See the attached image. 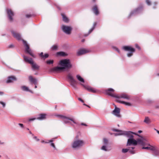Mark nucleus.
<instances>
[{
  "instance_id": "6",
  "label": "nucleus",
  "mask_w": 159,
  "mask_h": 159,
  "mask_svg": "<svg viewBox=\"0 0 159 159\" xmlns=\"http://www.w3.org/2000/svg\"><path fill=\"white\" fill-rule=\"evenodd\" d=\"M122 48L125 51H129V52L127 53V56L130 57L132 56L133 53L135 51V49L129 46H124L122 47Z\"/></svg>"
},
{
  "instance_id": "49",
  "label": "nucleus",
  "mask_w": 159,
  "mask_h": 159,
  "mask_svg": "<svg viewBox=\"0 0 159 159\" xmlns=\"http://www.w3.org/2000/svg\"><path fill=\"white\" fill-rule=\"evenodd\" d=\"M4 143V142H2L0 141V145H3Z\"/></svg>"
},
{
  "instance_id": "55",
  "label": "nucleus",
  "mask_w": 159,
  "mask_h": 159,
  "mask_svg": "<svg viewBox=\"0 0 159 159\" xmlns=\"http://www.w3.org/2000/svg\"><path fill=\"white\" fill-rule=\"evenodd\" d=\"M157 133L159 134V131L158 130H157Z\"/></svg>"
},
{
  "instance_id": "15",
  "label": "nucleus",
  "mask_w": 159,
  "mask_h": 159,
  "mask_svg": "<svg viewBox=\"0 0 159 159\" xmlns=\"http://www.w3.org/2000/svg\"><path fill=\"white\" fill-rule=\"evenodd\" d=\"M7 12L9 20L12 21L13 20V18L12 17L14 16L13 12L11 10L8 9L7 10Z\"/></svg>"
},
{
  "instance_id": "46",
  "label": "nucleus",
  "mask_w": 159,
  "mask_h": 159,
  "mask_svg": "<svg viewBox=\"0 0 159 159\" xmlns=\"http://www.w3.org/2000/svg\"><path fill=\"white\" fill-rule=\"evenodd\" d=\"M113 130L114 131H116V132H119V131H120V130H118L117 129H114Z\"/></svg>"
},
{
  "instance_id": "5",
  "label": "nucleus",
  "mask_w": 159,
  "mask_h": 159,
  "mask_svg": "<svg viewBox=\"0 0 159 159\" xmlns=\"http://www.w3.org/2000/svg\"><path fill=\"white\" fill-rule=\"evenodd\" d=\"M140 138L137 139V144H140L141 146H145V145H149L147 140L144 138L140 135Z\"/></svg>"
},
{
  "instance_id": "36",
  "label": "nucleus",
  "mask_w": 159,
  "mask_h": 159,
  "mask_svg": "<svg viewBox=\"0 0 159 159\" xmlns=\"http://www.w3.org/2000/svg\"><path fill=\"white\" fill-rule=\"evenodd\" d=\"M53 62V61L52 60H48L47 61V63L48 64H52Z\"/></svg>"
},
{
  "instance_id": "28",
  "label": "nucleus",
  "mask_w": 159,
  "mask_h": 159,
  "mask_svg": "<svg viewBox=\"0 0 159 159\" xmlns=\"http://www.w3.org/2000/svg\"><path fill=\"white\" fill-rule=\"evenodd\" d=\"M53 141V139H52L50 140L49 142H45V143H51L50 144V145L51 146L53 147V148H54L55 149H56V147L55 145L53 143H52V142Z\"/></svg>"
},
{
  "instance_id": "57",
  "label": "nucleus",
  "mask_w": 159,
  "mask_h": 159,
  "mask_svg": "<svg viewBox=\"0 0 159 159\" xmlns=\"http://www.w3.org/2000/svg\"><path fill=\"white\" fill-rule=\"evenodd\" d=\"M29 133H30V134H32V133L30 131Z\"/></svg>"
},
{
  "instance_id": "26",
  "label": "nucleus",
  "mask_w": 159,
  "mask_h": 159,
  "mask_svg": "<svg viewBox=\"0 0 159 159\" xmlns=\"http://www.w3.org/2000/svg\"><path fill=\"white\" fill-rule=\"evenodd\" d=\"M39 55L42 58L44 59L48 58L49 56L48 54H45L43 55V52H41L40 54H39Z\"/></svg>"
},
{
  "instance_id": "33",
  "label": "nucleus",
  "mask_w": 159,
  "mask_h": 159,
  "mask_svg": "<svg viewBox=\"0 0 159 159\" xmlns=\"http://www.w3.org/2000/svg\"><path fill=\"white\" fill-rule=\"evenodd\" d=\"M57 55L61 56H65V53L63 52H58L57 53Z\"/></svg>"
},
{
  "instance_id": "31",
  "label": "nucleus",
  "mask_w": 159,
  "mask_h": 159,
  "mask_svg": "<svg viewBox=\"0 0 159 159\" xmlns=\"http://www.w3.org/2000/svg\"><path fill=\"white\" fill-rule=\"evenodd\" d=\"M97 25V23L95 22L93 23V25L92 28L89 30V34L91 33L93 30L95 28V26Z\"/></svg>"
},
{
  "instance_id": "62",
  "label": "nucleus",
  "mask_w": 159,
  "mask_h": 159,
  "mask_svg": "<svg viewBox=\"0 0 159 159\" xmlns=\"http://www.w3.org/2000/svg\"><path fill=\"white\" fill-rule=\"evenodd\" d=\"M27 129V130H29V129H28V128Z\"/></svg>"
},
{
  "instance_id": "41",
  "label": "nucleus",
  "mask_w": 159,
  "mask_h": 159,
  "mask_svg": "<svg viewBox=\"0 0 159 159\" xmlns=\"http://www.w3.org/2000/svg\"><path fill=\"white\" fill-rule=\"evenodd\" d=\"M34 138L35 139L36 141H39V139H38L36 136H34Z\"/></svg>"
},
{
  "instance_id": "40",
  "label": "nucleus",
  "mask_w": 159,
  "mask_h": 159,
  "mask_svg": "<svg viewBox=\"0 0 159 159\" xmlns=\"http://www.w3.org/2000/svg\"><path fill=\"white\" fill-rule=\"evenodd\" d=\"M0 103L2 105L3 107H5V103L4 102H0Z\"/></svg>"
},
{
  "instance_id": "12",
  "label": "nucleus",
  "mask_w": 159,
  "mask_h": 159,
  "mask_svg": "<svg viewBox=\"0 0 159 159\" xmlns=\"http://www.w3.org/2000/svg\"><path fill=\"white\" fill-rule=\"evenodd\" d=\"M125 135L128 138H133L134 136L133 134H134L135 135H137L138 136H140V135L138 134L137 133H134L131 131H126V132L125 133Z\"/></svg>"
},
{
  "instance_id": "35",
  "label": "nucleus",
  "mask_w": 159,
  "mask_h": 159,
  "mask_svg": "<svg viewBox=\"0 0 159 159\" xmlns=\"http://www.w3.org/2000/svg\"><path fill=\"white\" fill-rule=\"evenodd\" d=\"M57 45H54L52 47V50H56L57 48Z\"/></svg>"
},
{
  "instance_id": "23",
  "label": "nucleus",
  "mask_w": 159,
  "mask_h": 159,
  "mask_svg": "<svg viewBox=\"0 0 159 159\" xmlns=\"http://www.w3.org/2000/svg\"><path fill=\"white\" fill-rule=\"evenodd\" d=\"M116 101L119 103L124 104L127 106H130L131 105V104L129 102L121 101L120 100L118 99L116 100Z\"/></svg>"
},
{
  "instance_id": "44",
  "label": "nucleus",
  "mask_w": 159,
  "mask_h": 159,
  "mask_svg": "<svg viewBox=\"0 0 159 159\" xmlns=\"http://www.w3.org/2000/svg\"><path fill=\"white\" fill-rule=\"evenodd\" d=\"M78 100H79V101L81 102H84V101L82 99H81V98H78Z\"/></svg>"
},
{
  "instance_id": "58",
  "label": "nucleus",
  "mask_w": 159,
  "mask_h": 159,
  "mask_svg": "<svg viewBox=\"0 0 159 159\" xmlns=\"http://www.w3.org/2000/svg\"><path fill=\"white\" fill-rule=\"evenodd\" d=\"M84 39H82V42H84Z\"/></svg>"
},
{
  "instance_id": "18",
  "label": "nucleus",
  "mask_w": 159,
  "mask_h": 159,
  "mask_svg": "<svg viewBox=\"0 0 159 159\" xmlns=\"http://www.w3.org/2000/svg\"><path fill=\"white\" fill-rule=\"evenodd\" d=\"M145 146H148L145 147L144 146L142 148V149H146L152 151H155V147L151 145L149 143V145H145Z\"/></svg>"
},
{
  "instance_id": "51",
  "label": "nucleus",
  "mask_w": 159,
  "mask_h": 159,
  "mask_svg": "<svg viewBox=\"0 0 159 159\" xmlns=\"http://www.w3.org/2000/svg\"><path fill=\"white\" fill-rule=\"evenodd\" d=\"M81 125H85V126H86V125H86V124H84V123H82L81 124Z\"/></svg>"
},
{
  "instance_id": "4",
  "label": "nucleus",
  "mask_w": 159,
  "mask_h": 159,
  "mask_svg": "<svg viewBox=\"0 0 159 159\" xmlns=\"http://www.w3.org/2000/svg\"><path fill=\"white\" fill-rule=\"evenodd\" d=\"M23 57L24 61L26 62H28L29 63L32 65V68L34 70H37L39 69V66L37 65L35 63H34L31 58H28V57L25 55H23Z\"/></svg>"
},
{
  "instance_id": "50",
  "label": "nucleus",
  "mask_w": 159,
  "mask_h": 159,
  "mask_svg": "<svg viewBox=\"0 0 159 159\" xmlns=\"http://www.w3.org/2000/svg\"><path fill=\"white\" fill-rule=\"evenodd\" d=\"M4 94V93L2 92H0V95H2Z\"/></svg>"
},
{
  "instance_id": "8",
  "label": "nucleus",
  "mask_w": 159,
  "mask_h": 159,
  "mask_svg": "<svg viewBox=\"0 0 159 159\" xmlns=\"http://www.w3.org/2000/svg\"><path fill=\"white\" fill-rule=\"evenodd\" d=\"M67 77L69 80L70 84L73 87H75L77 84V81L74 79L72 75L70 73H69L67 75Z\"/></svg>"
},
{
  "instance_id": "34",
  "label": "nucleus",
  "mask_w": 159,
  "mask_h": 159,
  "mask_svg": "<svg viewBox=\"0 0 159 159\" xmlns=\"http://www.w3.org/2000/svg\"><path fill=\"white\" fill-rule=\"evenodd\" d=\"M103 140L104 144L105 145H107L108 143V140L107 139L104 138L103 139Z\"/></svg>"
},
{
  "instance_id": "38",
  "label": "nucleus",
  "mask_w": 159,
  "mask_h": 159,
  "mask_svg": "<svg viewBox=\"0 0 159 159\" xmlns=\"http://www.w3.org/2000/svg\"><path fill=\"white\" fill-rule=\"evenodd\" d=\"M119 132H120V133H119L120 135H125V133L126 132V131H120Z\"/></svg>"
},
{
  "instance_id": "30",
  "label": "nucleus",
  "mask_w": 159,
  "mask_h": 159,
  "mask_svg": "<svg viewBox=\"0 0 159 159\" xmlns=\"http://www.w3.org/2000/svg\"><path fill=\"white\" fill-rule=\"evenodd\" d=\"M21 88L24 91H29V92H31V93H32V91L29 90L28 88L26 86H22L21 87Z\"/></svg>"
},
{
  "instance_id": "1",
  "label": "nucleus",
  "mask_w": 159,
  "mask_h": 159,
  "mask_svg": "<svg viewBox=\"0 0 159 159\" xmlns=\"http://www.w3.org/2000/svg\"><path fill=\"white\" fill-rule=\"evenodd\" d=\"M59 66L54 67L51 69L53 72H59L65 69H69L72 67L70 60L68 59H65L60 61Z\"/></svg>"
},
{
  "instance_id": "25",
  "label": "nucleus",
  "mask_w": 159,
  "mask_h": 159,
  "mask_svg": "<svg viewBox=\"0 0 159 159\" xmlns=\"http://www.w3.org/2000/svg\"><path fill=\"white\" fill-rule=\"evenodd\" d=\"M46 115L45 114H41L37 118V119L39 120H43L46 118Z\"/></svg>"
},
{
  "instance_id": "21",
  "label": "nucleus",
  "mask_w": 159,
  "mask_h": 159,
  "mask_svg": "<svg viewBox=\"0 0 159 159\" xmlns=\"http://www.w3.org/2000/svg\"><path fill=\"white\" fill-rule=\"evenodd\" d=\"M30 81L34 83V84L36 85L37 84V80L36 79H34L33 78L32 76H30L29 77Z\"/></svg>"
},
{
  "instance_id": "14",
  "label": "nucleus",
  "mask_w": 159,
  "mask_h": 159,
  "mask_svg": "<svg viewBox=\"0 0 159 159\" xmlns=\"http://www.w3.org/2000/svg\"><path fill=\"white\" fill-rule=\"evenodd\" d=\"M17 80V78L14 76H8L6 81L7 83H12L13 81Z\"/></svg>"
},
{
  "instance_id": "27",
  "label": "nucleus",
  "mask_w": 159,
  "mask_h": 159,
  "mask_svg": "<svg viewBox=\"0 0 159 159\" xmlns=\"http://www.w3.org/2000/svg\"><path fill=\"white\" fill-rule=\"evenodd\" d=\"M76 77L77 80L80 82L83 83H84V79L81 77L80 75H76Z\"/></svg>"
},
{
  "instance_id": "53",
  "label": "nucleus",
  "mask_w": 159,
  "mask_h": 159,
  "mask_svg": "<svg viewBox=\"0 0 159 159\" xmlns=\"http://www.w3.org/2000/svg\"><path fill=\"white\" fill-rule=\"evenodd\" d=\"M142 132V131L140 130H139V131H138V132L139 133H141Z\"/></svg>"
},
{
  "instance_id": "37",
  "label": "nucleus",
  "mask_w": 159,
  "mask_h": 159,
  "mask_svg": "<svg viewBox=\"0 0 159 159\" xmlns=\"http://www.w3.org/2000/svg\"><path fill=\"white\" fill-rule=\"evenodd\" d=\"M101 149L105 151H107V147L105 145L103 146L101 148Z\"/></svg>"
},
{
  "instance_id": "20",
  "label": "nucleus",
  "mask_w": 159,
  "mask_h": 159,
  "mask_svg": "<svg viewBox=\"0 0 159 159\" xmlns=\"http://www.w3.org/2000/svg\"><path fill=\"white\" fill-rule=\"evenodd\" d=\"M81 85H82L84 88L88 90L89 92H92L93 93L96 92V90H95L94 89L92 88L91 87L89 86H86L84 85L83 84H81Z\"/></svg>"
},
{
  "instance_id": "19",
  "label": "nucleus",
  "mask_w": 159,
  "mask_h": 159,
  "mask_svg": "<svg viewBox=\"0 0 159 159\" xmlns=\"http://www.w3.org/2000/svg\"><path fill=\"white\" fill-rule=\"evenodd\" d=\"M92 10L93 13L96 15H98L99 14V12L98 10V7L97 5H94L93 7Z\"/></svg>"
},
{
  "instance_id": "29",
  "label": "nucleus",
  "mask_w": 159,
  "mask_h": 159,
  "mask_svg": "<svg viewBox=\"0 0 159 159\" xmlns=\"http://www.w3.org/2000/svg\"><path fill=\"white\" fill-rule=\"evenodd\" d=\"M144 122L146 124H149L151 122V121L148 117H146L144 120Z\"/></svg>"
},
{
  "instance_id": "2",
  "label": "nucleus",
  "mask_w": 159,
  "mask_h": 159,
  "mask_svg": "<svg viewBox=\"0 0 159 159\" xmlns=\"http://www.w3.org/2000/svg\"><path fill=\"white\" fill-rule=\"evenodd\" d=\"M114 89L111 88H110L106 90V92L107 94L112 97L118 99L123 98L129 100L130 98L126 94L123 93L120 95H118L113 94L111 93V92H114Z\"/></svg>"
},
{
  "instance_id": "61",
  "label": "nucleus",
  "mask_w": 159,
  "mask_h": 159,
  "mask_svg": "<svg viewBox=\"0 0 159 159\" xmlns=\"http://www.w3.org/2000/svg\"><path fill=\"white\" fill-rule=\"evenodd\" d=\"M157 75H158V76H159V74H157Z\"/></svg>"
},
{
  "instance_id": "24",
  "label": "nucleus",
  "mask_w": 159,
  "mask_h": 159,
  "mask_svg": "<svg viewBox=\"0 0 159 159\" xmlns=\"http://www.w3.org/2000/svg\"><path fill=\"white\" fill-rule=\"evenodd\" d=\"M129 151V152L131 154H134L135 153L134 151L130 150V149H122V152L123 153H126Z\"/></svg>"
},
{
  "instance_id": "52",
  "label": "nucleus",
  "mask_w": 159,
  "mask_h": 159,
  "mask_svg": "<svg viewBox=\"0 0 159 159\" xmlns=\"http://www.w3.org/2000/svg\"><path fill=\"white\" fill-rule=\"evenodd\" d=\"M136 48H138L139 49L140 48H139V47L137 45H136Z\"/></svg>"
},
{
  "instance_id": "11",
  "label": "nucleus",
  "mask_w": 159,
  "mask_h": 159,
  "mask_svg": "<svg viewBox=\"0 0 159 159\" xmlns=\"http://www.w3.org/2000/svg\"><path fill=\"white\" fill-rule=\"evenodd\" d=\"M137 144V140L134 139V138H129L127 141V143L126 144V146H129L131 145H136Z\"/></svg>"
},
{
  "instance_id": "45",
  "label": "nucleus",
  "mask_w": 159,
  "mask_h": 159,
  "mask_svg": "<svg viewBox=\"0 0 159 159\" xmlns=\"http://www.w3.org/2000/svg\"><path fill=\"white\" fill-rule=\"evenodd\" d=\"M115 48L118 52H119V50L118 48H116V47H115Z\"/></svg>"
},
{
  "instance_id": "60",
  "label": "nucleus",
  "mask_w": 159,
  "mask_h": 159,
  "mask_svg": "<svg viewBox=\"0 0 159 159\" xmlns=\"http://www.w3.org/2000/svg\"><path fill=\"white\" fill-rule=\"evenodd\" d=\"M44 142V141H42V143H43V142Z\"/></svg>"
},
{
  "instance_id": "48",
  "label": "nucleus",
  "mask_w": 159,
  "mask_h": 159,
  "mask_svg": "<svg viewBox=\"0 0 159 159\" xmlns=\"http://www.w3.org/2000/svg\"><path fill=\"white\" fill-rule=\"evenodd\" d=\"M26 17H27V18H29L30 17V15H26Z\"/></svg>"
},
{
  "instance_id": "63",
  "label": "nucleus",
  "mask_w": 159,
  "mask_h": 159,
  "mask_svg": "<svg viewBox=\"0 0 159 159\" xmlns=\"http://www.w3.org/2000/svg\"><path fill=\"white\" fill-rule=\"evenodd\" d=\"M0 157H1V156H0Z\"/></svg>"
},
{
  "instance_id": "32",
  "label": "nucleus",
  "mask_w": 159,
  "mask_h": 159,
  "mask_svg": "<svg viewBox=\"0 0 159 159\" xmlns=\"http://www.w3.org/2000/svg\"><path fill=\"white\" fill-rule=\"evenodd\" d=\"M62 16L63 20L65 22H68L69 20L67 17L64 14H62Z\"/></svg>"
},
{
  "instance_id": "47",
  "label": "nucleus",
  "mask_w": 159,
  "mask_h": 159,
  "mask_svg": "<svg viewBox=\"0 0 159 159\" xmlns=\"http://www.w3.org/2000/svg\"><path fill=\"white\" fill-rule=\"evenodd\" d=\"M114 135L115 136H116L120 135V134L119 133H115L114 134Z\"/></svg>"
},
{
  "instance_id": "22",
  "label": "nucleus",
  "mask_w": 159,
  "mask_h": 159,
  "mask_svg": "<svg viewBox=\"0 0 159 159\" xmlns=\"http://www.w3.org/2000/svg\"><path fill=\"white\" fill-rule=\"evenodd\" d=\"M141 10V8H137L136 10H135V11H133L131 12L130 14L129 15V16H130L133 14H138L139 11H140Z\"/></svg>"
},
{
  "instance_id": "56",
  "label": "nucleus",
  "mask_w": 159,
  "mask_h": 159,
  "mask_svg": "<svg viewBox=\"0 0 159 159\" xmlns=\"http://www.w3.org/2000/svg\"><path fill=\"white\" fill-rule=\"evenodd\" d=\"M131 148V149H134V147H132Z\"/></svg>"
},
{
  "instance_id": "42",
  "label": "nucleus",
  "mask_w": 159,
  "mask_h": 159,
  "mask_svg": "<svg viewBox=\"0 0 159 159\" xmlns=\"http://www.w3.org/2000/svg\"><path fill=\"white\" fill-rule=\"evenodd\" d=\"M19 125L21 128H23L24 127V125L23 124L19 123L18 124Z\"/></svg>"
},
{
  "instance_id": "3",
  "label": "nucleus",
  "mask_w": 159,
  "mask_h": 159,
  "mask_svg": "<svg viewBox=\"0 0 159 159\" xmlns=\"http://www.w3.org/2000/svg\"><path fill=\"white\" fill-rule=\"evenodd\" d=\"M84 144V143L83 140L77 139L73 141L71 145L73 148L78 149L82 146Z\"/></svg>"
},
{
  "instance_id": "9",
  "label": "nucleus",
  "mask_w": 159,
  "mask_h": 159,
  "mask_svg": "<svg viewBox=\"0 0 159 159\" xmlns=\"http://www.w3.org/2000/svg\"><path fill=\"white\" fill-rule=\"evenodd\" d=\"M63 31L67 34H70L72 29V28L70 26H68L63 25L61 27Z\"/></svg>"
},
{
  "instance_id": "16",
  "label": "nucleus",
  "mask_w": 159,
  "mask_h": 159,
  "mask_svg": "<svg viewBox=\"0 0 159 159\" xmlns=\"http://www.w3.org/2000/svg\"><path fill=\"white\" fill-rule=\"evenodd\" d=\"M89 52V51L85 49H80L77 52V55L78 56L83 55L87 52Z\"/></svg>"
},
{
  "instance_id": "59",
  "label": "nucleus",
  "mask_w": 159,
  "mask_h": 159,
  "mask_svg": "<svg viewBox=\"0 0 159 159\" xmlns=\"http://www.w3.org/2000/svg\"><path fill=\"white\" fill-rule=\"evenodd\" d=\"M37 88V86L36 85L35 86V88Z\"/></svg>"
},
{
  "instance_id": "7",
  "label": "nucleus",
  "mask_w": 159,
  "mask_h": 159,
  "mask_svg": "<svg viewBox=\"0 0 159 159\" xmlns=\"http://www.w3.org/2000/svg\"><path fill=\"white\" fill-rule=\"evenodd\" d=\"M56 116L62 119L64 122L65 123H69V120L71 121L74 123H76V122L73 119L71 118L62 115H56Z\"/></svg>"
},
{
  "instance_id": "13",
  "label": "nucleus",
  "mask_w": 159,
  "mask_h": 159,
  "mask_svg": "<svg viewBox=\"0 0 159 159\" xmlns=\"http://www.w3.org/2000/svg\"><path fill=\"white\" fill-rule=\"evenodd\" d=\"M120 109L115 107L114 110L112 111V114L117 117H120L121 116L120 114Z\"/></svg>"
},
{
  "instance_id": "43",
  "label": "nucleus",
  "mask_w": 159,
  "mask_h": 159,
  "mask_svg": "<svg viewBox=\"0 0 159 159\" xmlns=\"http://www.w3.org/2000/svg\"><path fill=\"white\" fill-rule=\"evenodd\" d=\"M36 118H31V119H29V121H33V120H35Z\"/></svg>"
},
{
  "instance_id": "54",
  "label": "nucleus",
  "mask_w": 159,
  "mask_h": 159,
  "mask_svg": "<svg viewBox=\"0 0 159 159\" xmlns=\"http://www.w3.org/2000/svg\"><path fill=\"white\" fill-rule=\"evenodd\" d=\"M96 0H92V2H93V3H94L96 2Z\"/></svg>"
},
{
  "instance_id": "17",
  "label": "nucleus",
  "mask_w": 159,
  "mask_h": 159,
  "mask_svg": "<svg viewBox=\"0 0 159 159\" xmlns=\"http://www.w3.org/2000/svg\"><path fill=\"white\" fill-rule=\"evenodd\" d=\"M11 33L12 34L13 36L15 38L18 40H20L21 39V36L19 34L13 31H11Z\"/></svg>"
},
{
  "instance_id": "10",
  "label": "nucleus",
  "mask_w": 159,
  "mask_h": 159,
  "mask_svg": "<svg viewBox=\"0 0 159 159\" xmlns=\"http://www.w3.org/2000/svg\"><path fill=\"white\" fill-rule=\"evenodd\" d=\"M22 41L23 42V43L24 45L26 47L25 49V52L27 53H28L30 55H31L32 57H35L34 54L32 52L31 49H30L29 46L27 43L24 40H22Z\"/></svg>"
},
{
  "instance_id": "39",
  "label": "nucleus",
  "mask_w": 159,
  "mask_h": 159,
  "mask_svg": "<svg viewBox=\"0 0 159 159\" xmlns=\"http://www.w3.org/2000/svg\"><path fill=\"white\" fill-rule=\"evenodd\" d=\"M146 2L148 5H151V2L149 0H146Z\"/></svg>"
}]
</instances>
